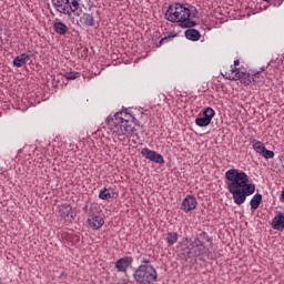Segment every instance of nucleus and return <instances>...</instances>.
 <instances>
[{"label":"nucleus","mask_w":284,"mask_h":284,"mask_svg":"<svg viewBox=\"0 0 284 284\" xmlns=\"http://www.w3.org/2000/svg\"><path fill=\"white\" fill-rule=\"evenodd\" d=\"M174 37H176V34H170L169 37H164L160 40L159 45H163V43H168V41H172V39H174Z\"/></svg>","instance_id":"bb28decb"},{"label":"nucleus","mask_w":284,"mask_h":284,"mask_svg":"<svg viewBox=\"0 0 284 284\" xmlns=\"http://www.w3.org/2000/svg\"><path fill=\"white\" fill-rule=\"evenodd\" d=\"M260 156H263V159L270 160V159H274L275 154L274 151L271 150H266V148L263 150L262 154H260Z\"/></svg>","instance_id":"393cba45"},{"label":"nucleus","mask_w":284,"mask_h":284,"mask_svg":"<svg viewBox=\"0 0 284 284\" xmlns=\"http://www.w3.org/2000/svg\"><path fill=\"white\" fill-rule=\"evenodd\" d=\"M239 65H241V60H234L233 65L224 67L222 74L225 72V69H226V68H235V70H240V69H239Z\"/></svg>","instance_id":"cd10ccee"},{"label":"nucleus","mask_w":284,"mask_h":284,"mask_svg":"<svg viewBox=\"0 0 284 284\" xmlns=\"http://www.w3.org/2000/svg\"><path fill=\"white\" fill-rule=\"evenodd\" d=\"M193 8L179 2L173 3L168 8L165 19L171 23H180L181 28H194L196 23L192 16Z\"/></svg>","instance_id":"7ed1b4c3"},{"label":"nucleus","mask_w":284,"mask_h":284,"mask_svg":"<svg viewBox=\"0 0 284 284\" xmlns=\"http://www.w3.org/2000/svg\"><path fill=\"white\" fill-rule=\"evenodd\" d=\"M130 263V258L122 257L115 262V270H118V272H128Z\"/></svg>","instance_id":"4468645a"},{"label":"nucleus","mask_w":284,"mask_h":284,"mask_svg":"<svg viewBox=\"0 0 284 284\" xmlns=\"http://www.w3.org/2000/svg\"><path fill=\"white\" fill-rule=\"evenodd\" d=\"M262 71H257L255 73H253L252 77V81H253V85H256V83H263L265 81V78H263V75L261 74Z\"/></svg>","instance_id":"4be33fe9"},{"label":"nucleus","mask_w":284,"mask_h":284,"mask_svg":"<svg viewBox=\"0 0 284 284\" xmlns=\"http://www.w3.org/2000/svg\"><path fill=\"white\" fill-rule=\"evenodd\" d=\"M263 201V195L261 193H256L250 202L251 209L252 210H258L261 203Z\"/></svg>","instance_id":"6ab92c4d"},{"label":"nucleus","mask_w":284,"mask_h":284,"mask_svg":"<svg viewBox=\"0 0 284 284\" xmlns=\"http://www.w3.org/2000/svg\"><path fill=\"white\" fill-rule=\"evenodd\" d=\"M141 154L144 159H148L153 163H158L159 165H163V163H165V159L163 155H161V153H158L156 151L150 150L148 148L142 149Z\"/></svg>","instance_id":"6e6552de"},{"label":"nucleus","mask_w":284,"mask_h":284,"mask_svg":"<svg viewBox=\"0 0 284 284\" xmlns=\"http://www.w3.org/2000/svg\"><path fill=\"white\" fill-rule=\"evenodd\" d=\"M80 2H81V0H69V8H70L71 13L77 12V10H79Z\"/></svg>","instance_id":"b1692460"},{"label":"nucleus","mask_w":284,"mask_h":284,"mask_svg":"<svg viewBox=\"0 0 284 284\" xmlns=\"http://www.w3.org/2000/svg\"><path fill=\"white\" fill-rule=\"evenodd\" d=\"M59 214L62 219H68L70 216L73 219L72 206L70 204H62L59 206Z\"/></svg>","instance_id":"2eb2a0df"},{"label":"nucleus","mask_w":284,"mask_h":284,"mask_svg":"<svg viewBox=\"0 0 284 284\" xmlns=\"http://www.w3.org/2000/svg\"><path fill=\"white\" fill-rule=\"evenodd\" d=\"M133 278L140 284H154L159 280V273L152 265H140L134 271Z\"/></svg>","instance_id":"20e7f679"},{"label":"nucleus","mask_w":284,"mask_h":284,"mask_svg":"<svg viewBox=\"0 0 284 284\" xmlns=\"http://www.w3.org/2000/svg\"><path fill=\"white\" fill-rule=\"evenodd\" d=\"M141 263H143V264H141V265H151L150 264V260L149 258H142V261H141Z\"/></svg>","instance_id":"c85d7f7f"},{"label":"nucleus","mask_w":284,"mask_h":284,"mask_svg":"<svg viewBox=\"0 0 284 284\" xmlns=\"http://www.w3.org/2000/svg\"><path fill=\"white\" fill-rule=\"evenodd\" d=\"M65 79L68 81H74V79H79V72H69L65 74Z\"/></svg>","instance_id":"a878e982"},{"label":"nucleus","mask_w":284,"mask_h":284,"mask_svg":"<svg viewBox=\"0 0 284 284\" xmlns=\"http://www.w3.org/2000/svg\"><path fill=\"white\" fill-rule=\"evenodd\" d=\"M28 61H30V55L28 53H21L13 59V65L16 68H23Z\"/></svg>","instance_id":"ddd939ff"},{"label":"nucleus","mask_w":284,"mask_h":284,"mask_svg":"<svg viewBox=\"0 0 284 284\" xmlns=\"http://www.w3.org/2000/svg\"><path fill=\"white\" fill-rule=\"evenodd\" d=\"M265 71V69L264 68H262V72H264Z\"/></svg>","instance_id":"7c9ffc66"},{"label":"nucleus","mask_w":284,"mask_h":284,"mask_svg":"<svg viewBox=\"0 0 284 284\" xmlns=\"http://www.w3.org/2000/svg\"><path fill=\"white\" fill-rule=\"evenodd\" d=\"M52 3L61 14H68V17L72 16V11L70 10V0H52Z\"/></svg>","instance_id":"9d476101"},{"label":"nucleus","mask_w":284,"mask_h":284,"mask_svg":"<svg viewBox=\"0 0 284 284\" xmlns=\"http://www.w3.org/2000/svg\"><path fill=\"white\" fill-rule=\"evenodd\" d=\"M189 254H192L194 256H203L207 254V247H205V244L200 241L199 239H195L189 246Z\"/></svg>","instance_id":"1a4fd4ad"},{"label":"nucleus","mask_w":284,"mask_h":284,"mask_svg":"<svg viewBox=\"0 0 284 284\" xmlns=\"http://www.w3.org/2000/svg\"><path fill=\"white\" fill-rule=\"evenodd\" d=\"M251 145H252L254 152H256V154H260V155L263 154V151L265 150V143H263L258 140H252Z\"/></svg>","instance_id":"a211bd4d"},{"label":"nucleus","mask_w":284,"mask_h":284,"mask_svg":"<svg viewBox=\"0 0 284 284\" xmlns=\"http://www.w3.org/2000/svg\"><path fill=\"white\" fill-rule=\"evenodd\" d=\"M196 205H199L196 197L194 195H187L182 201L181 210H183L185 213L192 212V210H196Z\"/></svg>","instance_id":"9b49d317"},{"label":"nucleus","mask_w":284,"mask_h":284,"mask_svg":"<svg viewBox=\"0 0 284 284\" xmlns=\"http://www.w3.org/2000/svg\"><path fill=\"white\" fill-rule=\"evenodd\" d=\"M226 189L232 194L235 205H243L247 196L256 192V185L250 183V176L243 171L231 169L225 172Z\"/></svg>","instance_id":"f257e3e1"},{"label":"nucleus","mask_w":284,"mask_h":284,"mask_svg":"<svg viewBox=\"0 0 284 284\" xmlns=\"http://www.w3.org/2000/svg\"><path fill=\"white\" fill-rule=\"evenodd\" d=\"M53 30L57 32V34H68V26L63 22H55L53 24Z\"/></svg>","instance_id":"aec40b11"},{"label":"nucleus","mask_w":284,"mask_h":284,"mask_svg":"<svg viewBox=\"0 0 284 284\" xmlns=\"http://www.w3.org/2000/svg\"><path fill=\"white\" fill-rule=\"evenodd\" d=\"M272 229L276 230L277 232H283L284 229V215L283 213H278L272 220Z\"/></svg>","instance_id":"f8f14e48"},{"label":"nucleus","mask_w":284,"mask_h":284,"mask_svg":"<svg viewBox=\"0 0 284 284\" xmlns=\"http://www.w3.org/2000/svg\"><path fill=\"white\" fill-rule=\"evenodd\" d=\"M88 226L91 230H101L103 225L105 224V220L99 214L94 212H89V217L87 220Z\"/></svg>","instance_id":"0eeeda50"},{"label":"nucleus","mask_w":284,"mask_h":284,"mask_svg":"<svg viewBox=\"0 0 284 284\" xmlns=\"http://www.w3.org/2000/svg\"><path fill=\"white\" fill-rule=\"evenodd\" d=\"M215 114L216 112L214 111V109L209 106L203 111V118H197L195 120V124L199 128H207V125L212 123V119H214Z\"/></svg>","instance_id":"423d86ee"},{"label":"nucleus","mask_w":284,"mask_h":284,"mask_svg":"<svg viewBox=\"0 0 284 284\" xmlns=\"http://www.w3.org/2000/svg\"><path fill=\"white\" fill-rule=\"evenodd\" d=\"M222 77L229 81H241L243 85H252L253 83L252 75L250 73L236 68H226L222 73Z\"/></svg>","instance_id":"39448f33"},{"label":"nucleus","mask_w":284,"mask_h":284,"mask_svg":"<svg viewBox=\"0 0 284 284\" xmlns=\"http://www.w3.org/2000/svg\"><path fill=\"white\" fill-rule=\"evenodd\" d=\"M281 199L284 202V191L281 192Z\"/></svg>","instance_id":"c756f323"},{"label":"nucleus","mask_w":284,"mask_h":284,"mask_svg":"<svg viewBox=\"0 0 284 284\" xmlns=\"http://www.w3.org/2000/svg\"><path fill=\"white\" fill-rule=\"evenodd\" d=\"M134 119V115L128 112L116 113L109 121V128L112 132L113 139H118L121 143L130 141L134 132H136Z\"/></svg>","instance_id":"f03ea898"},{"label":"nucleus","mask_w":284,"mask_h":284,"mask_svg":"<svg viewBox=\"0 0 284 284\" xmlns=\"http://www.w3.org/2000/svg\"><path fill=\"white\" fill-rule=\"evenodd\" d=\"M176 241H179V233H176V232H169L166 234V243L169 245H174V243H176Z\"/></svg>","instance_id":"412c9836"},{"label":"nucleus","mask_w":284,"mask_h":284,"mask_svg":"<svg viewBox=\"0 0 284 284\" xmlns=\"http://www.w3.org/2000/svg\"><path fill=\"white\" fill-rule=\"evenodd\" d=\"M80 23L87 26V28H92L94 27V17L90 13H83L80 18Z\"/></svg>","instance_id":"dca6fc26"},{"label":"nucleus","mask_w":284,"mask_h":284,"mask_svg":"<svg viewBox=\"0 0 284 284\" xmlns=\"http://www.w3.org/2000/svg\"><path fill=\"white\" fill-rule=\"evenodd\" d=\"M99 199H101L102 201H108L109 199H112V193H110V191L104 187L100 190Z\"/></svg>","instance_id":"5701e85b"},{"label":"nucleus","mask_w":284,"mask_h":284,"mask_svg":"<svg viewBox=\"0 0 284 284\" xmlns=\"http://www.w3.org/2000/svg\"><path fill=\"white\" fill-rule=\"evenodd\" d=\"M185 37L189 41H199V39H201V32L196 29H187L185 31Z\"/></svg>","instance_id":"f3484780"}]
</instances>
